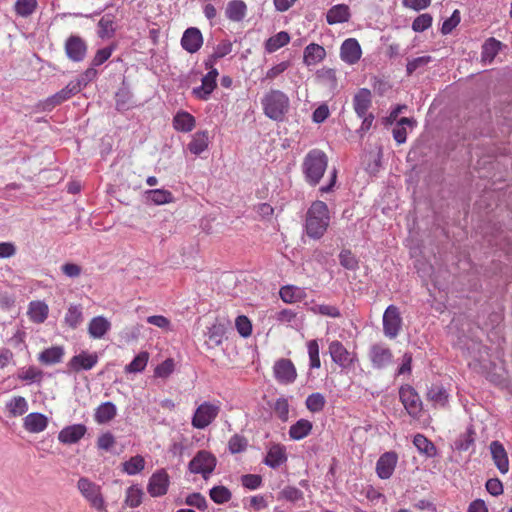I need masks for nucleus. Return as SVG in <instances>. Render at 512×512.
<instances>
[{"instance_id":"f257e3e1","label":"nucleus","mask_w":512,"mask_h":512,"mask_svg":"<svg viewBox=\"0 0 512 512\" xmlns=\"http://www.w3.org/2000/svg\"><path fill=\"white\" fill-rule=\"evenodd\" d=\"M330 224V214L325 202L316 200L308 208L305 217V232L311 239H320Z\"/></svg>"},{"instance_id":"f03ea898","label":"nucleus","mask_w":512,"mask_h":512,"mask_svg":"<svg viewBox=\"0 0 512 512\" xmlns=\"http://www.w3.org/2000/svg\"><path fill=\"white\" fill-rule=\"evenodd\" d=\"M328 166V157L320 149L310 150L303 159L302 172L305 181L316 186L322 179Z\"/></svg>"},{"instance_id":"7ed1b4c3","label":"nucleus","mask_w":512,"mask_h":512,"mask_svg":"<svg viewBox=\"0 0 512 512\" xmlns=\"http://www.w3.org/2000/svg\"><path fill=\"white\" fill-rule=\"evenodd\" d=\"M261 105L265 116L269 119L280 122L289 111V97L282 91L271 89L261 99Z\"/></svg>"},{"instance_id":"20e7f679","label":"nucleus","mask_w":512,"mask_h":512,"mask_svg":"<svg viewBox=\"0 0 512 512\" xmlns=\"http://www.w3.org/2000/svg\"><path fill=\"white\" fill-rule=\"evenodd\" d=\"M77 489L92 508L97 511L105 510V500L101 492V487L98 484L87 477H81L77 481Z\"/></svg>"},{"instance_id":"39448f33","label":"nucleus","mask_w":512,"mask_h":512,"mask_svg":"<svg viewBox=\"0 0 512 512\" xmlns=\"http://www.w3.org/2000/svg\"><path fill=\"white\" fill-rule=\"evenodd\" d=\"M219 412L218 404L205 401L196 408L191 424L196 429H205L217 418Z\"/></svg>"},{"instance_id":"423d86ee","label":"nucleus","mask_w":512,"mask_h":512,"mask_svg":"<svg viewBox=\"0 0 512 512\" xmlns=\"http://www.w3.org/2000/svg\"><path fill=\"white\" fill-rule=\"evenodd\" d=\"M399 399L403 404L406 412L414 419H418L421 416L423 410V403L416 392V390L410 385H403L399 389Z\"/></svg>"},{"instance_id":"0eeeda50","label":"nucleus","mask_w":512,"mask_h":512,"mask_svg":"<svg viewBox=\"0 0 512 512\" xmlns=\"http://www.w3.org/2000/svg\"><path fill=\"white\" fill-rule=\"evenodd\" d=\"M383 333L389 339H395L402 330L403 319L399 308L389 305L383 314Z\"/></svg>"},{"instance_id":"6e6552de","label":"nucleus","mask_w":512,"mask_h":512,"mask_svg":"<svg viewBox=\"0 0 512 512\" xmlns=\"http://www.w3.org/2000/svg\"><path fill=\"white\" fill-rule=\"evenodd\" d=\"M216 463L217 460L212 453L201 450L190 461L189 470L191 473L201 474L207 480L215 469Z\"/></svg>"},{"instance_id":"1a4fd4ad","label":"nucleus","mask_w":512,"mask_h":512,"mask_svg":"<svg viewBox=\"0 0 512 512\" xmlns=\"http://www.w3.org/2000/svg\"><path fill=\"white\" fill-rule=\"evenodd\" d=\"M328 349L332 361L343 369L352 367L357 361L356 353L348 351L338 340L330 342Z\"/></svg>"},{"instance_id":"9d476101","label":"nucleus","mask_w":512,"mask_h":512,"mask_svg":"<svg viewBox=\"0 0 512 512\" xmlns=\"http://www.w3.org/2000/svg\"><path fill=\"white\" fill-rule=\"evenodd\" d=\"M275 379L281 384H292L297 378V371L290 359L281 358L273 366Z\"/></svg>"},{"instance_id":"9b49d317","label":"nucleus","mask_w":512,"mask_h":512,"mask_svg":"<svg viewBox=\"0 0 512 512\" xmlns=\"http://www.w3.org/2000/svg\"><path fill=\"white\" fill-rule=\"evenodd\" d=\"M372 366L382 369L392 362L393 354L391 349L384 343L373 344L368 353Z\"/></svg>"},{"instance_id":"f8f14e48","label":"nucleus","mask_w":512,"mask_h":512,"mask_svg":"<svg viewBox=\"0 0 512 512\" xmlns=\"http://www.w3.org/2000/svg\"><path fill=\"white\" fill-rule=\"evenodd\" d=\"M65 53L74 62H81L87 54L86 42L77 35H71L65 42Z\"/></svg>"},{"instance_id":"ddd939ff","label":"nucleus","mask_w":512,"mask_h":512,"mask_svg":"<svg viewBox=\"0 0 512 512\" xmlns=\"http://www.w3.org/2000/svg\"><path fill=\"white\" fill-rule=\"evenodd\" d=\"M169 476L163 469L153 473L149 478L147 491L152 497H160L167 493Z\"/></svg>"},{"instance_id":"4468645a","label":"nucleus","mask_w":512,"mask_h":512,"mask_svg":"<svg viewBox=\"0 0 512 512\" xmlns=\"http://www.w3.org/2000/svg\"><path fill=\"white\" fill-rule=\"evenodd\" d=\"M203 45V35L196 27L187 28L181 38V46L188 53H196Z\"/></svg>"},{"instance_id":"2eb2a0df","label":"nucleus","mask_w":512,"mask_h":512,"mask_svg":"<svg viewBox=\"0 0 512 512\" xmlns=\"http://www.w3.org/2000/svg\"><path fill=\"white\" fill-rule=\"evenodd\" d=\"M362 51L359 42L354 38L346 39L340 48V57L347 64H355L361 58Z\"/></svg>"},{"instance_id":"dca6fc26","label":"nucleus","mask_w":512,"mask_h":512,"mask_svg":"<svg viewBox=\"0 0 512 512\" xmlns=\"http://www.w3.org/2000/svg\"><path fill=\"white\" fill-rule=\"evenodd\" d=\"M397 454L395 452H386L380 456L376 463V473L381 479H388L392 476L397 464Z\"/></svg>"},{"instance_id":"f3484780","label":"nucleus","mask_w":512,"mask_h":512,"mask_svg":"<svg viewBox=\"0 0 512 512\" xmlns=\"http://www.w3.org/2000/svg\"><path fill=\"white\" fill-rule=\"evenodd\" d=\"M98 362V355L96 353H87L85 351L78 355L73 356L68 362V367L75 372L81 370H90Z\"/></svg>"},{"instance_id":"a211bd4d","label":"nucleus","mask_w":512,"mask_h":512,"mask_svg":"<svg viewBox=\"0 0 512 512\" xmlns=\"http://www.w3.org/2000/svg\"><path fill=\"white\" fill-rule=\"evenodd\" d=\"M489 448L497 469L506 474L509 471V459L504 446L499 441H492Z\"/></svg>"},{"instance_id":"6ab92c4d","label":"nucleus","mask_w":512,"mask_h":512,"mask_svg":"<svg viewBox=\"0 0 512 512\" xmlns=\"http://www.w3.org/2000/svg\"><path fill=\"white\" fill-rule=\"evenodd\" d=\"M372 104V94L369 89L361 88L353 97V108L358 117L368 115Z\"/></svg>"},{"instance_id":"aec40b11","label":"nucleus","mask_w":512,"mask_h":512,"mask_svg":"<svg viewBox=\"0 0 512 512\" xmlns=\"http://www.w3.org/2000/svg\"><path fill=\"white\" fill-rule=\"evenodd\" d=\"M86 433V426L83 424H74L63 428L58 435L60 442L64 444L77 443Z\"/></svg>"},{"instance_id":"412c9836","label":"nucleus","mask_w":512,"mask_h":512,"mask_svg":"<svg viewBox=\"0 0 512 512\" xmlns=\"http://www.w3.org/2000/svg\"><path fill=\"white\" fill-rule=\"evenodd\" d=\"M351 17L349 6L346 4H337L332 6L327 14L326 21L329 25L348 22Z\"/></svg>"},{"instance_id":"4be33fe9","label":"nucleus","mask_w":512,"mask_h":512,"mask_svg":"<svg viewBox=\"0 0 512 512\" xmlns=\"http://www.w3.org/2000/svg\"><path fill=\"white\" fill-rule=\"evenodd\" d=\"M276 320L289 327L300 330L304 324V317L291 309H283L276 313Z\"/></svg>"},{"instance_id":"5701e85b","label":"nucleus","mask_w":512,"mask_h":512,"mask_svg":"<svg viewBox=\"0 0 512 512\" xmlns=\"http://www.w3.org/2000/svg\"><path fill=\"white\" fill-rule=\"evenodd\" d=\"M111 323L103 316H96L88 324V333L93 339H101L110 330Z\"/></svg>"},{"instance_id":"b1692460","label":"nucleus","mask_w":512,"mask_h":512,"mask_svg":"<svg viewBox=\"0 0 512 512\" xmlns=\"http://www.w3.org/2000/svg\"><path fill=\"white\" fill-rule=\"evenodd\" d=\"M286 461L287 455L285 447L280 444H274L269 448L264 463L267 466L275 469Z\"/></svg>"},{"instance_id":"393cba45","label":"nucleus","mask_w":512,"mask_h":512,"mask_svg":"<svg viewBox=\"0 0 512 512\" xmlns=\"http://www.w3.org/2000/svg\"><path fill=\"white\" fill-rule=\"evenodd\" d=\"M49 313L48 305L43 301H32L29 303L27 314L33 323H43Z\"/></svg>"},{"instance_id":"a878e982","label":"nucleus","mask_w":512,"mask_h":512,"mask_svg":"<svg viewBox=\"0 0 512 512\" xmlns=\"http://www.w3.org/2000/svg\"><path fill=\"white\" fill-rule=\"evenodd\" d=\"M326 56L325 49L315 43H311L304 49L303 61L307 66L316 65Z\"/></svg>"},{"instance_id":"bb28decb","label":"nucleus","mask_w":512,"mask_h":512,"mask_svg":"<svg viewBox=\"0 0 512 512\" xmlns=\"http://www.w3.org/2000/svg\"><path fill=\"white\" fill-rule=\"evenodd\" d=\"M427 400L432 402L435 407H446L449 400V394L446 389L441 386L434 384L432 385L426 394Z\"/></svg>"},{"instance_id":"cd10ccee","label":"nucleus","mask_w":512,"mask_h":512,"mask_svg":"<svg viewBox=\"0 0 512 512\" xmlns=\"http://www.w3.org/2000/svg\"><path fill=\"white\" fill-rule=\"evenodd\" d=\"M195 125V117L186 111L177 112L173 118V126L180 132H190L195 128Z\"/></svg>"},{"instance_id":"c85d7f7f","label":"nucleus","mask_w":512,"mask_h":512,"mask_svg":"<svg viewBox=\"0 0 512 512\" xmlns=\"http://www.w3.org/2000/svg\"><path fill=\"white\" fill-rule=\"evenodd\" d=\"M247 12V6L242 0H231L226 6V17L234 22L242 21Z\"/></svg>"},{"instance_id":"c756f323","label":"nucleus","mask_w":512,"mask_h":512,"mask_svg":"<svg viewBox=\"0 0 512 512\" xmlns=\"http://www.w3.org/2000/svg\"><path fill=\"white\" fill-rule=\"evenodd\" d=\"M47 427V418L41 413H30L24 418V428L31 433H39Z\"/></svg>"},{"instance_id":"7c9ffc66","label":"nucleus","mask_w":512,"mask_h":512,"mask_svg":"<svg viewBox=\"0 0 512 512\" xmlns=\"http://www.w3.org/2000/svg\"><path fill=\"white\" fill-rule=\"evenodd\" d=\"M115 31V16L113 14L103 15L98 22V36L101 39H108L114 36Z\"/></svg>"},{"instance_id":"2f4dec72","label":"nucleus","mask_w":512,"mask_h":512,"mask_svg":"<svg viewBox=\"0 0 512 512\" xmlns=\"http://www.w3.org/2000/svg\"><path fill=\"white\" fill-rule=\"evenodd\" d=\"M226 332V328L221 323H215L211 327L208 328L206 333L207 341L206 345L208 348L213 349L223 342V338Z\"/></svg>"},{"instance_id":"473e14b6","label":"nucleus","mask_w":512,"mask_h":512,"mask_svg":"<svg viewBox=\"0 0 512 512\" xmlns=\"http://www.w3.org/2000/svg\"><path fill=\"white\" fill-rule=\"evenodd\" d=\"M413 444L418 452L426 457L432 458L437 455L436 446L423 434H416L413 439Z\"/></svg>"},{"instance_id":"72a5a7b5","label":"nucleus","mask_w":512,"mask_h":512,"mask_svg":"<svg viewBox=\"0 0 512 512\" xmlns=\"http://www.w3.org/2000/svg\"><path fill=\"white\" fill-rule=\"evenodd\" d=\"M208 144V131H199L193 135L191 142L188 144V149L192 154L199 155L207 149Z\"/></svg>"},{"instance_id":"f704fd0d","label":"nucleus","mask_w":512,"mask_h":512,"mask_svg":"<svg viewBox=\"0 0 512 512\" xmlns=\"http://www.w3.org/2000/svg\"><path fill=\"white\" fill-rule=\"evenodd\" d=\"M63 356V347L54 346L42 351L38 356V360L45 365H52L61 362Z\"/></svg>"},{"instance_id":"c9c22d12","label":"nucleus","mask_w":512,"mask_h":512,"mask_svg":"<svg viewBox=\"0 0 512 512\" xmlns=\"http://www.w3.org/2000/svg\"><path fill=\"white\" fill-rule=\"evenodd\" d=\"M146 199L155 205L169 204L174 201L173 194L166 189H152L145 192Z\"/></svg>"},{"instance_id":"e433bc0d","label":"nucleus","mask_w":512,"mask_h":512,"mask_svg":"<svg viewBox=\"0 0 512 512\" xmlns=\"http://www.w3.org/2000/svg\"><path fill=\"white\" fill-rule=\"evenodd\" d=\"M312 427L309 420L300 419L290 427L289 436L293 440H301L310 434Z\"/></svg>"},{"instance_id":"4c0bfd02","label":"nucleus","mask_w":512,"mask_h":512,"mask_svg":"<svg viewBox=\"0 0 512 512\" xmlns=\"http://www.w3.org/2000/svg\"><path fill=\"white\" fill-rule=\"evenodd\" d=\"M279 294L281 299L286 303H295L301 301L306 295L304 289L293 285L282 287Z\"/></svg>"},{"instance_id":"58836bf2","label":"nucleus","mask_w":512,"mask_h":512,"mask_svg":"<svg viewBox=\"0 0 512 512\" xmlns=\"http://www.w3.org/2000/svg\"><path fill=\"white\" fill-rule=\"evenodd\" d=\"M290 42V36L287 32L281 31L270 38H268L265 42V50L268 53H273L278 49L286 46Z\"/></svg>"},{"instance_id":"ea45409f","label":"nucleus","mask_w":512,"mask_h":512,"mask_svg":"<svg viewBox=\"0 0 512 512\" xmlns=\"http://www.w3.org/2000/svg\"><path fill=\"white\" fill-rule=\"evenodd\" d=\"M501 46L502 43L495 38H489L486 40L482 46V61L485 63H491L498 54Z\"/></svg>"},{"instance_id":"a19ab883","label":"nucleus","mask_w":512,"mask_h":512,"mask_svg":"<svg viewBox=\"0 0 512 512\" xmlns=\"http://www.w3.org/2000/svg\"><path fill=\"white\" fill-rule=\"evenodd\" d=\"M116 411L112 402H105L96 409L95 421L99 424L107 423L115 417Z\"/></svg>"},{"instance_id":"79ce46f5","label":"nucleus","mask_w":512,"mask_h":512,"mask_svg":"<svg viewBox=\"0 0 512 512\" xmlns=\"http://www.w3.org/2000/svg\"><path fill=\"white\" fill-rule=\"evenodd\" d=\"M216 87L217 82H212L202 77L201 85L192 89V95L199 100L206 101L210 98Z\"/></svg>"},{"instance_id":"37998d69","label":"nucleus","mask_w":512,"mask_h":512,"mask_svg":"<svg viewBox=\"0 0 512 512\" xmlns=\"http://www.w3.org/2000/svg\"><path fill=\"white\" fill-rule=\"evenodd\" d=\"M415 121L411 118L403 117L401 118L396 126L393 128V138L398 144H403L406 142L407 138V127L412 128Z\"/></svg>"},{"instance_id":"c03bdc74","label":"nucleus","mask_w":512,"mask_h":512,"mask_svg":"<svg viewBox=\"0 0 512 512\" xmlns=\"http://www.w3.org/2000/svg\"><path fill=\"white\" fill-rule=\"evenodd\" d=\"M232 51V43L229 41H223L219 43L215 49L213 54L204 61L205 68H211L215 62L228 55Z\"/></svg>"},{"instance_id":"a18cd8bd","label":"nucleus","mask_w":512,"mask_h":512,"mask_svg":"<svg viewBox=\"0 0 512 512\" xmlns=\"http://www.w3.org/2000/svg\"><path fill=\"white\" fill-rule=\"evenodd\" d=\"M316 79L329 89H335L337 86L336 71L332 68L323 67L319 69L316 72Z\"/></svg>"},{"instance_id":"49530a36","label":"nucleus","mask_w":512,"mask_h":512,"mask_svg":"<svg viewBox=\"0 0 512 512\" xmlns=\"http://www.w3.org/2000/svg\"><path fill=\"white\" fill-rule=\"evenodd\" d=\"M64 321L71 329H76L83 322L82 308L79 305H70Z\"/></svg>"},{"instance_id":"de8ad7c7","label":"nucleus","mask_w":512,"mask_h":512,"mask_svg":"<svg viewBox=\"0 0 512 512\" xmlns=\"http://www.w3.org/2000/svg\"><path fill=\"white\" fill-rule=\"evenodd\" d=\"M149 354L146 351L140 352L130 364L125 366L126 373H139L142 372L147 366Z\"/></svg>"},{"instance_id":"09e8293b","label":"nucleus","mask_w":512,"mask_h":512,"mask_svg":"<svg viewBox=\"0 0 512 512\" xmlns=\"http://www.w3.org/2000/svg\"><path fill=\"white\" fill-rule=\"evenodd\" d=\"M122 466L123 471L128 475H136L145 468V460L142 456L136 455L125 461Z\"/></svg>"},{"instance_id":"8fccbe9b","label":"nucleus","mask_w":512,"mask_h":512,"mask_svg":"<svg viewBox=\"0 0 512 512\" xmlns=\"http://www.w3.org/2000/svg\"><path fill=\"white\" fill-rule=\"evenodd\" d=\"M143 490L137 485H132L127 488L125 496V504L131 508H136L141 505Z\"/></svg>"},{"instance_id":"3c124183","label":"nucleus","mask_w":512,"mask_h":512,"mask_svg":"<svg viewBox=\"0 0 512 512\" xmlns=\"http://www.w3.org/2000/svg\"><path fill=\"white\" fill-rule=\"evenodd\" d=\"M71 96L64 87L53 96L49 97L42 103V109L44 111H51L55 106L60 105L62 102L70 99Z\"/></svg>"},{"instance_id":"603ef678","label":"nucleus","mask_w":512,"mask_h":512,"mask_svg":"<svg viewBox=\"0 0 512 512\" xmlns=\"http://www.w3.org/2000/svg\"><path fill=\"white\" fill-rule=\"evenodd\" d=\"M307 409L312 413H318L321 412L326 404L325 397L319 393H312L310 394L305 401Z\"/></svg>"},{"instance_id":"864d4df0","label":"nucleus","mask_w":512,"mask_h":512,"mask_svg":"<svg viewBox=\"0 0 512 512\" xmlns=\"http://www.w3.org/2000/svg\"><path fill=\"white\" fill-rule=\"evenodd\" d=\"M7 408L12 416H21L27 412L28 403L24 397L17 396L11 399Z\"/></svg>"},{"instance_id":"5fc2aeb1","label":"nucleus","mask_w":512,"mask_h":512,"mask_svg":"<svg viewBox=\"0 0 512 512\" xmlns=\"http://www.w3.org/2000/svg\"><path fill=\"white\" fill-rule=\"evenodd\" d=\"M308 356H309V366L311 369H318L321 366L320 356H319V344L316 339L310 340L307 342Z\"/></svg>"},{"instance_id":"6e6d98bb","label":"nucleus","mask_w":512,"mask_h":512,"mask_svg":"<svg viewBox=\"0 0 512 512\" xmlns=\"http://www.w3.org/2000/svg\"><path fill=\"white\" fill-rule=\"evenodd\" d=\"M309 310L314 314H319L332 318H339L341 316L340 310L334 305L315 304L311 306Z\"/></svg>"},{"instance_id":"4d7b16f0","label":"nucleus","mask_w":512,"mask_h":512,"mask_svg":"<svg viewBox=\"0 0 512 512\" xmlns=\"http://www.w3.org/2000/svg\"><path fill=\"white\" fill-rule=\"evenodd\" d=\"M37 7L36 0H16L14 8L16 13L21 17L30 16Z\"/></svg>"},{"instance_id":"13d9d810","label":"nucleus","mask_w":512,"mask_h":512,"mask_svg":"<svg viewBox=\"0 0 512 512\" xmlns=\"http://www.w3.org/2000/svg\"><path fill=\"white\" fill-rule=\"evenodd\" d=\"M210 498L217 504H224L231 499V492L225 486H215L210 490Z\"/></svg>"},{"instance_id":"bf43d9fd","label":"nucleus","mask_w":512,"mask_h":512,"mask_svg":"<svg viewBox=\"0 0 512 512\" xmlns=\"http://www.w3.org/2000/svg\"><path fill=\"white\" fill-rule=\"evenodd\" d=\"M433 18L430 14L424 13L416 17L412 23L415 32H423L432 25Z\"/></svg>"},{"instance_id":"052dcab7","label":"nucleus","mask_w":512,"mask_h":512,"mask_svg":"<svg viewBox=\"0 0 512 512\" xmlns=\"http://www.w3.org/2000/svg\"><path fill=\"white\" fill-rule=\"evenodd\" d=\"M278 498L290 502H297L303 498V492L296 487L287 486L281 490Z\"/></svg>"},{"instance_id":"680f3d73","label":"nucleus","mask_w":512,"mask_h":512,"mask_svg":"<svg viewBox=\"0 0 512 512\" xmlns=\"http://www.w3.org/2000/svg\"><path fill=\"white\" fill-rule=\"evenodd\" d=\"M235 326L238 333L242 337H249L252 333V324L250 320L244 315H240L236 318Z\"/></svg>"},{"instance_id":"e2e57ef3","label":"nucleus","mask_w":512,"mask_h":512,"mask_svg":"<svg viewBox=\"0 0 512 512\" xmlns=\"http://www.w3.org/2000/svg\"><path fill=\"white\" fill-rule=\"evenodd\" d=\"M339 261L340 264L348 270H355L358 267L356 257L349 250H342L340 252Z\"/></svg>"},{"instance_id":"0e129e2a","label":"nucleus","mask_w":512,"mask_h":512,"mask_svg":"<svg viewBox=\"0 0 512 512\" xmlns=\"http://www.w3.org/2000/svg\"><path fill=\"white\" fill-rule=\"evenodd\" d=\"M42 375L43 373L41 370L35 367H29L27 369H22L18 374V378L23 381L35 382L40 381Z\"/></svg>"},{"instance_id":"69168bd1","label":"nucleus","mask_w":512,"mask_h":512,"mask_svg":"<svg viewBox=\"0 0 512 512\" xmlns=\"http://www.w3.org/2000/svg\"><path fill=\"white\" fill-rule=\"evenodd\" d=\"M273 410L280 420H282V421L288 420L289 404H288L287 399L278 398L274 403Z\"/></svg>"},{"instance_id":"338daca9","label":"nucleus","mask_w":512,"mask_h":512,"mask_svg":"<svg viewBox=\"0 0 512 512\" xmlns=\"http://www.w3.org/2000/svg\"><path fill=\"white\" fill-rule=\"evenodd\" d=\"M247 447V440L245 437L238 434L232 436L228 442L229 451L233 454L244 451Z\"/></svg>"},{"instance_id":"774afa93","label":"nucleus","mask_w":512,"mask_h":512,"mask_svg":"<svg viewBox=\"0 0 512 512\" xmlns=\"http://www.w3.org/2000/svg\"><path fill=\"white\" fill-rule=\"evenodd\" d=\"M431 61H432L431 56H421V57H417L412 60H409L406 65L407 74L411 75L418 68L428 65Z\"/></svg>"}]
</instances>
